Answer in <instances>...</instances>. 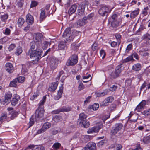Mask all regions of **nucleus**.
<instances>
[{
    "label": "nucleus",
    "mask_w": 150,
    "mask_h": 150,
    "mask_svg": "<svg viewBox=\"0 0 150 150\" xmlns=\"http://www.w3.org/2000/svg\"><path fill=\"white\" fill-rule=\"evenodd\" d=\"M42 52V50H29L26 54L28 56H29L31 59H33V63L36 64L40 58Z\"/></svg>",
    "instance_id": "1"
},
{
    "label": "nucleus",
    "mask_w": 150,
    "mask_h": 150,
    "mask_svg": "<svg viewBox=\"0 0 150 150\" xmlns=\"http://www.w3.org/2000/svg\"><path fill=\"white\" fill-rule=\"evenodd\" d=\"M71 31L69 28L66 29L64 32L63 36L65 38L66 40L69 42L72 41L74 38V36L71 34Z\"/></svg>",
    "instance_id": "2"
},
{
    "label": "nucleus",
    "mask_w": 150,
    "mask_h": 150,
    "mask_svg": "<svg viewBox=\"0 0 150 150\" xmlns=\"http://www.w3.org/2000/svg\"><path fill=\"white\" fill-rule=\"evenodd\" d=\"M44 110L43 107H38L36 111L35 119L36 120L38 121L42 119L44 117Z\"/></svg>",
    "instance_id": "3"
},
{
    "label": "nucleus",
    "mask_w": 150,
    "mask_h": 150,
    "mask_svg": "<svg viewBox=\"0 0 150 150\" xmlns=\"http://www.w3.org/2000/svg\"><path fill=\"white\" fill-rule=\"evenodd\" d=\"M86 116L83 113L79 115V120H80V122L85 128L88 127L90 125L89 122L86 120Z\"/></svg>",
    "instance_id": "4"
},
{
    "label": "nucleus",
    "mask_w": 150,
    "mask_h": 150,
    "mask_svg": "<svg viewBox=\"0 0 150 150\" xmlns=\"http://www.w3.org/2000/svg\"><path fill=\"white\" fill-rule=\"evenodd\" d=\"M123 125L121 123L115 124L111 130L110 134L112 135H115L121 129Z\"/></svg>",
    "instance_id": "5"
},
{
    "label": "nucleus",
    "mask_w": 150,
    "mask_h": 150,
    "mask_svg": "<svg viewBox=\"0 0 150 150\" xmlns=\"http://www.w3.org/2000/svg\"><path fill=\"white\" fill-rule=\"evenodd\" d=\"M78 62V57L76 55H72L67 60L66 65L67 66H74Z\"/></svg>",
    "instance_id": "6"
},
{
    "label": "nucleus",
    "mask_w": 150,
    "mask_h": 150,
    "mask_svg": "<svg viewBox=\"0 0 150 150\" xmlns=\"http://www.w3.org/2000/svg\"><path fill=\"white\" fill-rule=\"evenodd\" d=\"M122 64L118 65L116 67L115 71H112L110 74L111 78L112 79H115L118 77L119 74L121 71V67Z\"/></svg>",
    "instance_id": "7"
},
{
    "label": "nucleus",
    "mask_w": 150,
    "mask_h": 150,
    "mask_svg": "<svg viewBox=\"0 0 150 150\" xmlns=\"http://www.w3.org/2000/svg\"><path fill=\"white\" fill-rule=\"evenodd\" d=\"M103 127V125L102 124H100L98 125H96L92 127H90L88 129L87 133L88 134H91L93 133H97L99 132V130Z\"/></svg>",
    "instance_id": "8"
},
{
    "label": "nucleus",
    "mask_w": 150,
    "mask_h": 150,
    "mask_svg": "<svg viewBox=\"0 0 150 150\" xmlns=\"http://www.w3.org/2000/svg\"><path fill=\"white\" fill-rule=\"evenodd\" d=\"M30 48L29 50H42L40 48L41 44H38V43L34 41L30 42Z\"/></svg>",
    "instance_id": "9"
},
{
    "label": "nucleus",
    "mask_w": 150,
    "mask_h": 150,
    "mask_svg": "<svg viewBox=\"0 0 150 150\" xmlns=\"http://www.w3.org/2000/svg\"><path fill=\"white\" fill-rule=\"evenodd\" d=\"M51 126V123L49 122H46L43 125L42 128L37 131V134H39L44 132Z\"/></svg>",
    "instance_id": "10"
},
{
    "label": "nucleus",
    "mask_w": 150,
    "mask_h": 150,
    "mask_svg": "<svg viewBox=\"0 0 150 150\" xmlns=\"http://www.w3.org/2000/svg\"><path fill=\"white\" fill-rule=\"evenodd\" d=\"M43 39V35L40 33H38L36 34L33 38V41L38 44H41Z\"/></svg>",
    "instance_id": "11"
},
{
    "label": "nucleus",
    "mask_w": 150,
    "mask_h": 150,
    "mask_svg": "<svg viewBox=\"0 0 150 150\" xmlns=\"http://www.w3.org/2000/svg\"><path fill=\"white\" fill-rule=\"evenodd\" d=\"M110 12L109 8L106 7H103L101 8L98 11L99 14L102 16H107L108 13Z\"/></svg>",
    "instance_id": "12"
},
{
    "label": "nucleus",
    "mask_w": 150,
    "mask_h": 150,
    "mask_svg": "<svg viewBox=\"0 0 150 150\" xmlns=\"http://www.w3.org/2000/svg\"><path fill=\"white\" fill-rule=\"evenodd\" d=\"M71 110V108L69 107H63L59 109L54 110L52 112V114H57L60 112H66Z\"/></svg>",
    "instance_id": "13"
},
{
    "label": "nucleus",
    "mask_w": 150,
    "mask_h": 150,
    "mask_svg": "<svg viewBox=\"0 0 150 150\" xmlns=\"http://www.w3.org/2000/svg\"><path fill=\"white\" fill-rule=\"evenodd\" d=\"M83 148L84 150H96V145L95 143L90 142Z\"/></svg>",
    "instance_id": "14"
},
{
    "label": "nucleus",
    "mask_w": 150,
    "mask_h": 150,
    "mask_svg": "<svg viewBox=\"0 0 150 150\" xmlns=\"http://www.w3.org/2000/svg\"><path fill=\"white\" fill-rule=\"evenodd\" d=\"M58 62L57 59L55 58H51L50 60V65L51 68L53 69H55L57 67Z\"/></svg>",
    "instance_id": "15"
},
{
    "label": "nucleus",
    "mask_w": 150,
    "mask_h": 150,
    "mask_svg": "<svg viewBox=\"0 0 150 150\" xmlns=\"http://www.w3.org/2000/svg\"><path fill=\"white\" fill-rule=\"evenodd\" d=\"M114 99L113 97L112 96L108 97L104 100L102 105L103 106H107L110 103H112Z\"/></svg>",
    "instance_id": "16"
},
{
    "label": "nucleus",
    "mask_w": 150,
    "mask_h": 150,
    "mask_svg": "<svg viewBox=\"0 0 150 150\" xmlns=\"http://www.w3.org/2000/svg\"><path fill=\"white\" fill-rule=\"evenodd\" d=\"M66 77L67 76L65 75V74L64 73L63 70H61L59 72L56 79L59 80L60 78L61 79L60 80L63 83Z\"/></svg>",
    "instance_id": "17"
},
{
    "label": "nucleus",
    "mask_w": 150,
    "mask_h": 150,
    "mask_svg": "<svg viewBox=\"0 0 150 150\" xmlns=\"http://www.w3.org/2000/svg\"><path fill=\"white\" fill-rule=\"evenodd\" d=\"M26 21L29 25L33 24L34 22V18L33 16L30 14H28L26 16Z\"/></svg>",
    "instance_id": "18"
},
{
    "label": "nucleus",
    "mask_w": 150,
    "mask_h": 150,
    "mask_svg": "<svg viewBox=\"0 0 150 150\" xmlns=\"http://www.w3.org/2000/svg\"><path fill=\"white\" fill-rule=\"evenodd\" d=\"M9 115H8L6 112L2 113L0 117V122L2 123L4 121L7 120L8 118H9Z\"/></svg>",
    "instance_id": "19"
},
{
    "label": "nucleus",
    "mask_w": 150,
    "mask_h": 150,
    "mask_svg": "<svg viewBox=\"0 0 150 150\" xmlns=\"http://www.w3.org/2000/svg\"><path fill=\"white\" fill-rule=\"evenodd\" d=\"M6 69L9 73L12 72L13 70V67L12 64L10 63H7L5 65Z\"/></svg>",
    "instance_id": "20"
},
{
    "label": "nucleus",
    "mask_w": 150,
    "mask_h": 150,
    "mask_svg": "<svg viewBox=\"0 0 150 150\" xmlns=\"http://www.w3.org/2000/svg\"><path fill=\"white\" fill-rule=\"evenodd\" d=\"M20 99V97L19 96L17 95H15L11 101L12 105L14 106L15 105L18 103Z\"/></svg>",
    "instance_id": "21"
},
{
    "label": "nucleus",
    "mask_w": 150,
    "mask_h": 150,
    "mask_svg": "<svg viewBox=\"0 0 150 150\" xmlns=\"http://www.w3.org/2000/svg\"><path fill=\"white\" fill-rule=\"evenodd\" d=\"M77 6L76 5H73L71 6L69 9L68 13L69 15L74 13L76 11Z\"/></svg>",
    "instance_id": "22"
},
{
    "label": "nucleus",
    "mask_w": 150,
    "mask_h": 150,
    "mask_svg": "<svg viewBox=\"0 0 150 150\" xmlns=\"http://www.w3.org/2000/svg\"><path fill=\"white\" fill-rule=\"evenodd\" d=\"M57 85V84L55 82L51 83L49 86V90L50 91H54L56 89Z\"/></svg>",
    "instance_id": "23"
},
{
    "label": "nucleus",
    "mask_w": 150,
    "mask_h": 150,
    "mask_svg": "<svg viewBox=\"0 0 150 150\" xmlns=\"http://www.w3.org/2000/svg\"><path fill=\"white\" fill-rule=\"evenodd\" d=\"M12 96V94L10 92L8 91L6 93L5 96V101L7 104L8 102L10 100Z\"/></svg>",
    "instance_id": "24"
},
{
    "label": "nucleus",
    "mask_w": 150,
    "mask_h": 150,
    "mask_svg": "<svg viewBox=\"0 0 150 150\" xmlns=\"http://www.w3.org/2000/svg\"><path fill=\"white\" fill-rule=\"evenodd\" d=\"M62 120V118L61 116L56 115L53 117L52 122L55 124L61 121Z\"/></svg>",
    "instance_id": "25"
},
{
    "label": "nucleus",
    "mask_w": 150,
    "mask_h": 150,
    "mask_svg": "<svg viewBox=\"0 0 150 150\" xmlns=\"http://www.w3.org/2000/svg\"><path fill=\"white\" fill-rule=\"evenodd\" d=\"M139 11V9H137L132 12L130 16V18H135L138 14Z\"/></svg>",
    "instance_id": "26"
},
{
    "label": "nucleus",
    "mask_w": 150,
    "mask_h": 150,
    "mask_svg": "<svg viewBox=\"0 0 150 150\" xmlns=\"http://www.w3.org/2000/svg\"><path fill=\"white\" fill-rule=\"evenodd\" d=\"M141 65L139 63L134 64L132 67V69L135 71H137L140 70Z\"/></svg>",
    "instance_id": "27"
},
{
    "label": "nucleus",
    "mask_w": 150,
    "mask_h": 150,
    "mask_svg": "<svg viewBox=\"0 0 150 150\" xmlns=\"http://www.w3.org/2000/svg\"><path fill=\"white\" fill-rule=\"evenodd\" d=\"M78 11L80 13L79 15H82L83 14L84 11V7L82 4H80L78 7Z\"/></svg>",
    "instance_id": "28"
},
{
    "label": "nucleus",
    "mask_w": 150,
    "mask_h": 150,
    "mask_svg": "<svg viewBox=\"0 0 150 150\" xmlns=\"http://www.w3.org/2000/svg\"><path fill=\"white\" fill-rule=\"evenodd\" d=\"M66 47L65 42L61 41L59 44L58 48L59 50L64 49Z\"/></svg>",
    "instance_id": "29"
},
{
    "label": "nucleus",
    "mask_w": 150,
    "mask_h": 150,
    "mask_svg": "<svg viewBox=\"0 0 150 150\" xmlns=\"http://www.w3.org/2000/svg\"><path fill=\"white\" fill-rule=\"evenodd\" d=\"M149 50V49L145 50L144 49L142 50L140 52L141 54L144 57L148 56L149 54L147 51Z\"/></svg>",
    "instance_id": "30"
},
{
    "label": "nucleus",
    "mask_w": 150,
    "mask_h": 150,
    "mask_svg": "<svg viewBox=\"0 0 150 150\" xmlns=\"http://www.w3.org/2000/svg\"><path fill=\"white\" fill-rule=\"evenodd\" d=\"M25 22L24 19L23 18H20L18 21V24L19 27H21Z\"/></svg>",
    "instance_id": "31"
},
{
    "label": "nucleus",
    "mask_w": 150,
    "mask_h": 150,
    "mask_svg": "<svg viewBox=\"0 0 150 150\" xmlns=\"http://www.w3.org/2000/svg\"><path fill=\"white\" fill-rule=\"evenodd\" d=\"M118 15L116 14H114L112 15L110 18V20L111 21H118Z\"/></svg>",
    "instance_id": "32"
},
{
    "label": "nucleus",
    "mask_w": 150,
    "mask_h": 150,
    "mask_svg": "<svg viewBox=\"0 0 150 150\" xmlns=\"http://www.w3.org/2000/svg\"><path fill=\"white\" fill-rule=\"evenodd\" d=\"M17 81H18V80H17L16 78L14 79L10 82V86L11 87H16L17 84L18 83Z\"/></svg>",
    "instance_id": "33"
},
{
    "label": "nucleus",
    "mask_w": 150,
    "mask_h": 150,
    "mask_svg": "<svg viewBox=\"0 0 150 150\" xmlns=\"http://www.w3.org/2000/svg\"><path fill=\"white\" fill-rule=\"evenodd\" d=\"M143 142L145 144H149L150 142V136L144 137L143 139Z\"/></svg>",
    "instance_id": "34"
},
{
    "label": "nucleus",
    "mask_w": 150,
    "mask_h": 150,
    "mask_svg": "<svg viewBox=\"0 0 150 150\" xmlns=\"http://www.w3.org/2000/svg\"><path fill=\"white\" fill-rule=\"evenodd\" d=\"M49 44L50 45V43L49 42L45 41L42 45L41 44V46H42V47L43 50H45L47 48L48 45Z\"/></svg>",
    "instance_id": "35"
},
{
    "label": "nucleus",
    "mask_w": 150,
    "mask_h": 150,
    "mask_svg": "<svg viewBox=\"0 0 150 150\" xmlns=\"http://www.w3.org/2000/svg\"><path fill=\"white\" fill-rule=\"evenodd\" d=\"M111 26L113 28L117 27L119 24V22L118 21H111Z\"/></svg>",
    "instance_id": "36"
},
{
    "label": "nucleus",
    "mask_w": 150,
    "mask_h": 150,
    "mask_svg": "<svg viewBox=\"0 0 150 150\" xmlns=\"http://www.w3.org/2000/svg\"><path fill=\"white\" fill-rule=\"evenodd\" d=\"M115 36L117 39L118 45H119L121 43V35L119 34L116 33L115 35Z\"/></svg>",
    "instance_id": "37"
},
{
    "label": "nucleus",
    "mask_w": 150,
    "mask_h": 150,
    "mask_svg": "<svg viewBox=\"0 0 150 150\" xmlns=\"http://www.w3.org/2000/svg\"><path fill=\"white\" fill-rule=\"evenodd\" d=\"M45 11L44 9H41V13L40 14V18L42 19L45 18L46 16H45Z\"/></svg>",
    "instance_id": "38"
},
{
    "label": "nucleus",
    "mask_w": 150,
    "mask_h": 150,
    "mask_svg": "<svg viewBox=\"0 0 150 150\" xmlns=\"http://www.w3.org/2000/svg\"><path fill=\"white\" fill-rule=\"evenodd\" d=\"M46 99V97L45 96H44L42 98V100L40 101L39 103V107H43V105L44 103L45 102Z\"/></svg>",
    "instance_id": "39"
},
{
    "label": "nucleus",
    "mask_w": 150,
    "mask_h": 150,
    "mask_svg": "<svg viewBox=\"0 0 150 150\" xmlns=\"http://www.w3.org/2000/svg\"><path fill=\"white\" fill-rule=\"evenodd\" d=\"M61 144L58 142L54 143L52 146V148L55 150L58 149L61 146Z\"/></svg>",
    "instance_id": "40"
},
{
    "label": "nucleus",
    "mask_w": 150,
    "mask_h": 150,
    "mask_svg": "<svg viewBox=\"0 0 150 150\" xmlns=\"http://www.w3.org/2000/svg\"><path fill=\"white\" fill-rule=\"evenodd\" d=\"M133 59V58H132V56H129V57H127L126 59L123 60L122 61V63L127 62L130 61H132Z\"/></svg>",
    "instance_id": "41"
},
{
    "label": "nucleus",
    "mask_w": 150,
    "mask_h": 150,
    "mask_svg": "<svg viewBox=\"0 0 150 150\" xmlns=\"http://www.w3.org/2000/svg\"><path fill=\"white\" fill-rule=\"evenodd\" d=\"M149 10V8L147 7L144 8L142 10V14L143 16H146L148 14V11Z\"/></svg>",
    "instance_id": "42"
},
{
    "label": "nucleus",
    "mask_w": 150,
    "mask_h": 150,
    "mask_svg": "<svg viewBox=\"0 0 150 150\" xmlns=\"http://www.w3.org/2000/svg\"><path fill=\"white\" fill-rule=\"evenodd\" d=\"M86 23L85 21H83L82 20H78L77 22V24L78 25L80 26H83L85 25Z\"/></svg>",
    "instance_id": "43"
},
{
    "label": "nucleus",
    "mask_w": 150,
    "mask_h": 150,
    "mask_svg": "<svg viewBox=\"0 0 150 150\" xmlns=\"http://www.w3.org/2000/svg\"><path fill=\"white\" fill-rule=\"evenodd\" d=\"M11 116L9 117V118L11 119H13L15 117H16L18 115V113L15 111H12L10 113Z\"/></svg>",
    "instance_id": "44"
},
{
    "label": "nucleus",
    "mask_w": 150,
    "mask_h": 150,
    "mask_svg": "<svg viewBox=\"0 0 150 150\" xmlns=\"http://www.w3.org/2000/svg\"><path fill=\"white\" fill-rule=\"evenodd\" d=\"M22 52V49L21 47H19L17 48L16 52L15 53L16 55H19Z\"/></svg>",
    "instance_id": "45"
},
{
    "label": "nucleus",
    "mask_w": 150,
    "mask_h": 150,
    "mask_svg": "<svg viewBox=\"0 0 150 150\" xmlns=\"http://www.w3.org/2000/svg\"><path fill=\"white\" fill-rule=\"evenodd\" d=\"M28 66H26L25 65H23L22 69V73L24 74L27 73L28 71Z\"/></svg>",
    "instance_id": "46"
},
{
    "label": "nucleus",
    "mask_w": 150,
    "mask_h": 150,
    "mask_svg": "<svg viewBox=\"0 0 150 150\" xmlns=\"http://www.w3.org/2000/svg\"><path fill=\"white\" fill-rule=\"evenodd\" d=\"M18 80L17 81L18 83H22L25 81V78L24 77L20 76L17 78H16Z\"/></svg>",
    "instance_id": "47"
},
{
    "label": "nucleus",
    "mask_w": 150,
    "mask_h": 150,
    "mask_svg": "<svg viewBox=\"0 0 150 150\" xmlns=\"http://www.w3.org/2000/svg\"><path fill=\"white\" fill-rule=\"evenodd\" d=\"M99 107V105L97 103H95L92 106V108L94 110H96Z\"/></svg>",
    "instance_id": "48"
},
{
    "label": "nucleus",
    "mask_w": 150,
    "mask_h": 150,
    "mask_svg": "<svg viewBox=\"0 0 150 150\" xmlns=\"http://www.w3.org/2000/svg\"><path fill=\"white\" fill-rule=\"evenodd\" d=\"M132 48V45L131 44H129L126 49V52H128Z\"/></svg>",
    "instance_id": "49"
},
{
    "label": "nucleus",
    "mask_w": 150,
    "mask_h": 150,
    "mask_svg": "<svg viewBox=\"0 0 150 150\" xmlns=\"http://www.w3.org/2000/svg\"><path fill=\"white\" fill-rule=\"evenodd\" d=\"M63 88L62 87H60L59 88V89L58 90V93L57 95L60 97H61L62 94L63 93Z\"/></svg>",
    "instance_id": "50"
},
{
    "label": "nucleus",
    "mask_w": 150,
    "mask_h": 150,
    "mask_svg": "<svg viewBox=\"0 0 150 150\" xmlns=\"http://www.w3.org/2000/svg\"><path fill=\"white\" fill-rule=\"evenodd\" d=\"M63 88L62 87H60L59 88V89L58 90V93L57 95L60 97H61L62 94L63 93Z\"/></svg>",
    "instance_id": "51"
},
{
    "label": "nucleus",
    "mask_w": 150,
    "mask_h": 150,
    "mask_svg": "<svg viewBox=\"0 0 150 150\" xmlns=\"http://www.w3.org/2000/svg\"><path fill=\"white\" fill-rule=\"evenodd\" d=\"M142 38L143 39L150 40V34L149 33H146L143 35Z\"/></svg>",
    "instance_id": "52"
},
{
    "label": "nucleus",
    "mask_w": 150,
    "mask_h": 150,
    "mask_svg": "<svg viewBox=\"0 0 150 150\" xmlns=\"http://www.w3.org/2000/svg\"><path fill=\"white\" fill-rule=\"evenodd\" d=\"M142 114L146 116L150 115V109L147 110H144L142 112Z\"/></svg>",
    "instance_id": "53"
},
{
    "label": "nucleus",
    "mask_w": 150,
    "mask_h": 150,
    "mask_svg": "<svg viewBox=\"0 0 150 150\" xmlns=\"http://www.w3.org/2000/svg\"><path fill=\"white\" fill-rule=\"evenodd\" d=\"M100 56L102 57V59H103L105 56L106 54L105 51L103 50H101L100 51Z\"/></svg>",
    "instance_id": "54"
},
{
    "label": "nucleus",
    "mask_w": 150,
    "mask_h": 150,
    "mask_svg": "<svg viewBox=\"0 0 150 150\" xmlns=\"http://www.w3.org/2000/svg\"><path fill=\"white\" fill-rule=\"evenodd\" d=\"M8 16L7 14H4L1 15V20L3 21H4L6 20L8 18Z\"/></svg>",
    "instance_id": "55"
},
{
    "label": "nucleus",
    "mask_w": 150,
    "mask_h": 150,
    "mask_svg": "<svg viewBox=\"0 0 150 150\" xmlns=\"http://www.w3.org/2000/svg\"><path fill=\"white\" fill-rule=\"evenodd\" d=\"M38 4V3L37 1H32L30 5V7L33 8L35 7Z\"/></svg>",
    "instance_id": "56"
},
{
    "label": "nucleus",
    "mask_w": 150,
    "mask_h": 150,
    "mask_svg": "<svg viewBox=\"0 0 150 150\" xmlns=\"http://www.w3.org/2000/svg\"><path fill=\"white\" fill-rule=\"evenodd\" d=\"M16 47L15 44H11L8 48V50L9 51H11L13 50Z\"/></svg>",
    "instance_id": "57"
},
{
    "label": "nucleus",
    "mask_w": 150,
    "mask_h": 150,
    "mask_svg": "<svg viewBox=\"0 0 150 150\" xmlns=\"http://www.w3.org/2000/svg\"><path fill=\"white\" fill-rule=\"evenodd\" d=\"M29 148L32 149L31 150H39V148L37 146H33V145H30L28 146Z\"/></svg>",
    "instance_id": "58"
},
{
    "label": "nucleus",
    "mask_w": 150,
    "mask_h": 150,
    "mask_svg": "<svg viewBox=\"0 0 150 150\" xmlns=\"http://www.w3.org/2000/svg\"><path fill=\"white\" fill-rule=\"evenodd\" d=\"M122 146L120 144H116L115 146L116 150H122Z\"/></svg>",
    "instance_id": "59"
},
{
    "label": "nucleus",
    "mask_w": 150,
    "mask_h": 150,
    "mask_svg": "<svg viewBox=\"0 0 150 150\" xmlns=\"http://www.w3.org/2000/svg\"><path fill=\"white\" fill-rule=\"evenodd\" d=\"M84 88V86L83 83H79V85L78 87V89L79 91L83 90Z\"/></svg>",
    "instance_id": "60"
},
{
    "label": "nucleus",
    "mask_w": 150,
    "mask_h": 150,
    "mask_svg": "<svg viewBox=\"0 0 150 150\" xmlns=\"http://www.w3.org/2000/svg\"><path fill=\"white\" fill-rule=\"evenodd\" d=\"M91 96H88L86 98V100L84 101V102L85 104H87L90 101L91 99Z\"/></svg>",
    "instance_id": "61"
},
{
    "label": "nucleus",
    "mask_w": 150,
    "mask_h": 150,
    "mask_svg": "<svg viewBox=\"0 0 150 150\" xmlns=\"http://www.w3.org/2000/svg\"><path fill=\"white\" fill-rule=\"evenodd\" d=\"M116 105L115 104H112L110 106L109 109L111 111H112L116 108Z\"/></svg>",
    "instance_id": "62"
},
{
    "label": "nucleus",
    "mask_w": 150,
    "mask_h": 150,
    "mask_svg": "<svg viewBox=\"0 0 150 150\" xmlns=\"http://www.w3.org/2000/svg\"><path fill=\"white\" fill-rule=\"evenodd\" d=\"M8 39L6 38H4L0 40V43L1 44H3L6 42Z\"/></svg>",
    "instance_id": "63"
},
{
    "label": "nucleus",
    "mask_w": 150,
    "mask_h": 150,
    "mask_svg": "<svg viewBox=\"0 0 150 150\" xmlns=\"http://www.w3.org/2000/svg\"><path fill=\"white\" fill-rule=\"evenodd\" d=\"M129 150H142V148L140 147L139 144H138L136 146V148L134 149H130Z\"/></svg>",
    "instance_id": "64"
}]
</instances>
